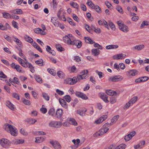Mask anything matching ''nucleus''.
<instances>
[{
	"mask_svg": "<svg viewBox=\"0 0 149 149\" xmlns=\"http://www.w3.org/2000/svg\"><path fill=\"white\" fill-rule=\"evenodd\" d=\"M5 130L6 131L10 133L11 134L14 136L17 135V129L9 124H6L5 125Z\"/></svg>",
	"mask_w": 149,
	"mask_h": 149,
	"instance_id": "1",
	"label": "nucleus"
},
{
	"mask_svg": "<svg viewBox=\"0 0 149 149\" xmlns=\"http://www.w3.org/2000/svg\"><path fill=\"white\" fill-rule=\"evenodd\" d=\"M0 144L3 148H7L10 146L11 142L8 139L3 138L0 140Z\"/></svg>",
	"mask_w": 149,
	"mask_h": 149,
	"instance_id": "2",
	"label": "nucleus"
},
{
	"mask_svg": "<svg viewBox=\"0 0 149 149\" xmlns=\"http://www.w3.org/2000/svg\"><path fill=\"white\" fill-rule=\"evenodd\" d=\"M137 100V97H134L130 100L125 105L123 109H125L128 108L130 107Z\"/></svg>",
	"mask_w": 149,
	"mask_h": 149,
	"instance_id": "3",
	"label": "nucleus"
},
{
	"mask_svg": "<svg viewBox=\"0 0 149 149\" xmlns=\"http://www.w3.org/2000/svg\"><path fill=\"white\" fill-rule=\"evenodd\" d=\"M49 125L52 127L59 128L62 125V123L60 121H52L49 123Z\"/></svg>",
	"mask_w": 149,
	"mask_h": 149,
	"instance_id": "4",
	"label": "nucleus"
},
{
	"mask_svg": "<svg viewBox=\"0 0 149 149\" xmlns=\"http://www.w3.org/2000/svg\"><path fill=\"white\" fill-rule=\"evenodd\" d=\"M123 79V77L120 75H116L111 77L109 78L108 80L109 81L116 82L120 81Z\"/></svg>",
	"mask_w": 149,
	"mask_h": 149,
	"instance_id": "5",
	"label": "nucleus"
},
{
	"mask_svg": "<svg viewBox=\"0 0 149 149\" xmlns=\"http://www.w3.org/2000/svg\"><path fill=\"white\" fill-rule=\"evenodd\" d=\"M73 37L71 34H69L68 36H65L63 38L64 42L70 45Z\"/></svg>",
	"mask_w": 149,
	"mask_h": 149,
	"instance_id": "6",
	"label": "nucleus"
},
{
	"mask_svg": "<svg viewBox=\"0 0 149 149\" xmlns=\"http://www.w3.org/2000/svg\"><path fill=\"white\" fill-rule=\"evenodd\" d=\"M76 77H74L72 79L69 78L66 80V83L70 85H73L77 81Z\"/></svg>",
	"mask_w": 149,
	"mask_h": 149,
	"instance_id": "7",
	"label": "nucleus"
},
{
	"mask_svg": "<svg viewBox=\"0 0 149 149\" xmlns=\"http://www.w3.org/2000/svg\"><path fill=\"white\" fill-rule=\"evenodd\" d=\"M126 56V55L121 53L114 55L113 56V58L116 60L123 59Z\"/></svg>",
	"mask_w": 149,
	"mask_h": 149,
	"instance_id": "8",
	"label": "nucleus"
},
{
	"mask_svg": "<svg viewBox=\"0 0 149 149\" xmlns=\"http://www.w3.org/2000/svg\"><path fill=\"white\" fill-rule=\"evenodd\" d=\"M107 117V115H104L100 117L97 120H95V121L94 123L95 124H97L101 123L103 121L106 120Z\"/></svg>",
	"mask_w": 149,
	"mask_h": 149,
	"instance_id": "9",
	"label": "nucleus"
},
{
	"mask_svg": "<svg viewBox=\"0 0 149 149\" xmlns=\"http://www.w3.org/2000/svg\"><path fill=\"white\" fill-rule=\"evenodd\" d=\"M50 143L55 149H61V146L58 142L51 141Z\"/></svg>",
	"mask_w": 149,
	"mask_h": 149,
	"instance_id": "10",
	"label": "nucleus"
},
{
	"mask_svg": "<svg viewBox=\"0 0 149 149\" xmlns=\"http://www.w3.org/2000/svg\"><path fill=\"white\" fill-rule=\"evenodd\" d=\"M24 142V140L23 139H14L12 140V143L15 145L21 144Z\"/></svg>",
	"mask_w": 149,
	"mask_h": 149,
	"instance_id": "11",
	"label": "nucleus"
},
{
	"mask_svg": "<svg viewBox=\"0 0 149 149\" xmlns=\"http://www.w3.org/2000/svg\"><path fill=\"white\" fill-rule=\"evenodd\" d=\"M10 13H11L17 15L22 14L23 13V11L20 9H16L11 10L10 11Z\"/></svg>",
	"mask_w": 149,
	"mask_h": 149,
	"instance_id": "12",
	"label": "nucleus"
},
{
	"mask_svg": "<svg viewBox=\"0 0 149 149\" xmlns=\"http://www.w3.org/2000/svg\"><path fill=\"white\" fill-rule=\"evenodd\" d=\"M119 28L120 30L125 32H127L129 31L128 27L124 24L120 26Z\"/></svg>",
	"mask_w": 149,
	"mask_h": 149,
	"instance_id": "13",
	"label": "nucleus"
},
{
	"mask_svg": "<svg viewBox=\"0 0 149 149\" xmlns=\"http://www.w3.org/2000/svg\"><path fill=\"white\" fill-rule=\"evenodd\" d=\"M34 30L36 33L38 34H40L42 35H44L46 34L45 32H44L41 29L39 28H36Z\"/></svg>",
	"mask_w": 149,
	"mask_h": 149,
	"instance_id": "14",
	"label": "nucleus"
},
{
	"mask_svg": "<svg viewBox=\"0 0 149 149\" xmlns=\"http://www.w3.org/2000/svg\"><path fill=\"white\" fill-rule=\"evenodd\" d=\"M100 97L102 99L103 101L106 103H108L109 102L107 100V96L104 93H101L100 94Z\"/></svg>",
	"mask_w": 149,
	"mask_h": 149,
	"instance_id": "15",
	"label": "nucleus"
},
{
	"mask_svg": "<svg viewBox=\"0 0 149 149\" xmlns=\"http://www.w3.org/2000/svg\"><path fill=\"white\" fill-rule=\"evenodd\" d=\"M13 39V41L16 42L17 44L19 47H21L22 46V43L21 41L16 37L13 36L12 37Z\"/></svg>",
	"mask_w": 149,
	"mask_h": 149,
	"instance_id": "16",
	"label": "nucleus"
},
{
	"mask_svg": "<svg viewBox=\"0 0 149 149\" xmlns=\"http://www.w3.org/2000/svg\"><path fill=\"white\" fill-rule=\"evenodd\" d=\"M51 21L56 26L58 27L60 26V25H61V24H60L58 21L56 20V18L52 17Z\"/></svg>",
	"mask_w": 149,
	"mask_h": 149,
	"instance_id": "17",
	"label": "nucleus"
},
{
	"mask_svg": "<svg viewBox=\"0 0 149 149\" xmlns=\"http://www.w3.org/2000/svg\"><path fill=\"white\" fill-rule=\"evenodd\" d=\"M6 105L11 110H14L15 108L14 105L9 101L6 102Z\"/></svg>",
	"mask_w": 149,
	"mask_h": 149,
	"instance_id": "18",
	"label": "nucleus"
},
{
	"mask_svg": "<svg viewBox=\"0 0 149 149\" xmlns=\"http://www.w3.org/2000/svg\"><path fill=\"white\" fill-rule=\"evenodd\" d=\"M138 71L136 70H131L128 72V73L130 75L132 76L136 75L138 73Z\"/></svg>",
	"mask_w": 149,
	"mask_h": 149,
	"instance_id": "19",
	"label": "nucleus"
},
{
	"mask_svg": "<svg viewBox=\"0 0 149 149\" xmlns=\"http://www.w3.org/2000/svg\"><path fill=\"white\" fill-rule=\"evenodd\" d=\"M100 51L99 49H93L91 50L92 54L95 56L98 55L100 54Z\"/></svg>",
	"mask_w": 149,
	"mask_h": 149,
	"instance_id": "20",
	"label": "nucleus"
},
{
	"mask_svg": "<svg viewBox=\"0 0 149 149\" xmlns=\"http://www.w3.org/2000/svg\"><path fill=\"white\" fill-rule=\"evenodd\" d=\"M86 111V109L85 108L83 109H82L77 110V113L81 116L85 115V113Z\"/></svg>",
	"mask_w": 149,
	"mask_h": 149,
	"instance_id": "21",
	"label": "nucleus"
},
{
	"mask_svg": "<svg viewBox=\"0 0 149 149\" xmlns=\"http://www.w3.org/2000/svg\"><path fill=\"white\" fill-rule=\"evenodd\" d=\"M144 47V45H139L135 46L133 49L134 50H136L140 51L143 49Z\"/></svg>",
	"mask_w": 149,
	"mask_h": 149,
	"instance_id": "22",
	"label": "nucleus"
},
{
	"mask_svg": "<svg viewBox=\"0 0 149 149\" xmlns=\"http://www.w3.org/2000/svg\"><path fill=\"white\" fill-rule=\"evenodd\" d=\"M63 114V110L61 109H58L57 110L55 115L57 118H60Z\"/></svg>",
	"mask_w": 149,
	"mask_h": 149,
	"instance_id": "23",
	"label": "nucleus"
},
{
	"mask_svg": "<svg viewBox=\"0 0 149 149\" xmlns=\"http://www.w3.org/2000/svg\"><path fill=\"white\" fill-rule=\"evenodd\" d=\"M45 137L44 136H40L37 137L36 138L35 142L38 143L42 142L44 140Z\"/></svg>",
	"mask_w": 149,
	"mask_h": 149,
	"instance_id": "24",
	"label": "nucleus"
},
{
	"mask_svg": "<svg viewBox=\"0 0 149 149\" xmlns=\"http://www.w3.org/2000/svg\"><path fill=\"white\" fill-rule=\"evenodd\" d=\"M118 47V45H111L106 46L105 48L107 49H111L117 48Z\"/></svg>",
	"mask_w": 149,
	"mask_h": 149,
	"instance_id": "25",
	"label": "nucleus"
},
{
	"mask_svg": "<svg viewBox=\"0 0 149 149\" xmlns=\"http://www.w3.org/2000/svg\"><path fill=\"white\" fill-rule=\"evenodd\" d=\"M85 42L88 43L93 44L95 43L94 41L89 37H86L84 38Z\"/></svg>",
	"mask_w": 149,
	"mask_h": 149,
	"instance_id": "26",
	"label": "nucleus"
},
{
	"mask_svg": "<svg viewBox=\"0 0 149 149\" xmlns=\"http://www.w3.org/2000/svg\"><path fill=\"white\" fill-rule=\"evenodd\" d=\"M119 117V116L118 115L114 116L112 119L111 120V123L110 124L111 125L115 123L118 119Z\"/></svg>",
	"mask_w": 149,
	"mask_h": 149,
	"instance_id": "27",
	"label": "nucleus"
},
{
	"mask_svg": "<svg viewBox=\"0 0 149 149\" xmlns=\"http://www.w3.org/2000/svg\"><path fill=\"white\" fill-rule=\"evenodd\" d=\"M106 93L108 95L110 96H113L116 93L115 91L111 90H106Z\"/></svg>",
	"mask_w": 149,
	"mask_h": 149,
	"instance_id": "28",
	"label": "nucleus"
},
{
	"mask_svg": "<svg viewBox=\"0 0 149 149\" xmlns=\"http://www.w3.org/2000/svg\"><path fill=\"white\" fill-rule=\"evenodd\" d=\"M69 123L74 125H77V123L75 119L73 118H70L69 119Z\"/></svg>",
	"mask_w": 149,
	"mask_h": 149,
	"instance_id": "29",
	"label": "nucleus"
},
{
	"mask_svg": "<svg viewBox=\"0 0 149 149\" xmlns=\"http://www.w3.org/2000/svg\"><path fill=\"white\" fill-rule=\"evenodd\" d=\"M24 38L26 41L30 43H31L33 41V39L31 37L26 35L24 36Z\"/></svg>",
	"mask_w": 149,
	"mask_h": 149,
	"instance_id": "30",
	"label": "nucleus"
},
{
	"mask_svg": "<svg viewBox=\"0 0 149 149\" xmlns=\"http://www.w3.org/2000/svg\"><path fill=\"white\" fill-rule=\"evenodd\" d=\"M25 61H23L22 62V63H21V65L23 67L25 68L28 67V65L30 63H29L26 59H25Z\"/></svg>",
	"mask_w": 149,
	"mask_h": 149,
	"instance_id": "31",
	"label": "nucleus"
},
{
	"mask_svg": "<svg viewBox=\"0 0 149 149\" xmlns=\"http://www.w3.org/2000/svg\"><path fill=\"white\" fill-rule=\"evenodd\" d=\"M56 48L57 49L59 52H61L64 50V48L59 44L56 45Z\"/></svg>",
	"mask_w": 149,
	"mask_h": 149,
	"instance_id": "32",
	"label": "nucleus"
},
{
	"mask_svg": "<svg viewBox=\"0 0 149 149\" xmlns=\"http://www.w3.org/2000/svg\"><path fill=\"white\" fill-rule=\"evenodd\" d=\"M48 113L52 116L55 115V109L54 108L50 109L48 111Z\"/></svg>",
	"mask_w": 149,
	"mask_h": 149,
	"instance_id": "33",
	"label": "nucleus"
},
{
	"mask_svg": "<svg viewBox=\"0 0 149 149\" xmlns=\"http://www.w3.org/2000/svg\"><path fill=\"white\" fill-rule=\"evenodd\" d=\"M35 63L37 64L40 66H42L44 65L43 61L42 59L36 61Z\"/></svg>",
	"mask_w": 149,
	"mask_h": 149,
	"instance_id": "34",
	"label": "nucleus"
},
{
	"mask_svg": "<svg viewBox=\"0 0 149 149\" xmlns=\"http://www.w3.org/2000/svg\"><path fill=\"white\" fill-rule=\"evenodd\" d=\"M111 124H109L108 123H106L103 126V128L102 129L104 130V132L105 133H106L109 130V129L107 127H106V126H109L110 125H111Z\"/></svg>",
	"mask_w": 149,
	"mask_h": 149,
	"instance_id": "35",
	"label": "nucleus"
},
{
	"mask_svg": "<svg viewBox=\"0 0 149 149\" xmlns=\"http://www.w3.org/2000/svg\"><path fill=\"white\" fill-rule=\"evenodd\" d=\"M2 14L4 17L7 19H10L11 15L10 14L6 12L3 13Z\"/></svg>",
	"mask_w": 149,
	"mask_h": 149,
	"instance_id": "36",
	"label": "nucleus"
},
{
	"mask_svg": "<svg viewBox=\"0 0 149 149\" xmlns=\"http://www.w3.org/2000/svg\"><path fill=\"white\" fill-rule=\"evenodd\" d=\"M35 78L36 81L38 82L41 83H42V80L41 78L38 75H36L35 76Z\"/></svg>",
	"mask_w": 149,
	"mask_h": 149,
	"instance_id": "37",
	"label": "nucleus"
},
{
	"mask_svg": "<svg viewBox=\"0 0 149 149\" xmlns=\"http://www.w3.org/2000/svg\"><path fill=\"white\" fill-rule=\"evenodd\" d=\"M26 121L27 123H30L34 124L37 121V120L35 119L31 118L27 119L26 120Z\"/></svg>",
	"mask_w": 149,
	"mask_h": 149,
	"instance_id": "38",
	"label": "nucleus"
},
{
	"mask_svg": "<svg viewBox=\"0 0 149 149\" xmlns=\"http://www.w3.org/2000/svg\"><path fill=\"white\" fill-rule=\"evenodd\" d=\"M58 76L60 78H62L64 76V74L61 71H58L57 73Z\"/></svg>",
	"mask_w": 149,
	"mask_h": 149,
	"instance_id": "39",
	"label": "nucleus"
},
{
	"mask_svg": "<svg viewBox=\"0 0 149 149\" xmlns=\"http://www.w3.org/2000/svg\"><path fill=\"white\" fill-rule=\"evenodd\" d=\"M93 9H95L98 13H100L101 12V8L97 5L95 6Z\"/></svg>",
	"mask_w": 149,
	"mask_h": 149,
	"instance_id": "40",
	"label": "nucleus"
},
{
	"mask_svg": "<svg viewBox=\"0 0 149 149\" xmlns=\"http://www.w3.org/2000/svg\"><path fill=\"white\" fill-rule=\"evenodd\" d=\"M109 25L112 30H114L116 28L115 25L112 22L109 21Z\"/></svg>",
	"mask_w": 149,
	"mask_h": 149,
	"instance_id": "41",
	"label": "nucleus"
},
{
	"mask_svg": "<svg viewBox=\"0 0 149 149\" xmlns=\"http://www.w3.org/2000/svg\"><path fill=\"white\" fill-rule=\"evenodd\" d=\"M42 95L44 98L46 100L48 101L49 99V97L48 95L45 93H43Z\"/></svg>",
	"mask_w": 149,
	"mask_h": 149,
	"instance_id": "42",
	"label": "nucleus"
},
{
	"mask_svg": "<svg viewBox=\"0 0 149 149\" xmlns=\"http://www.w3.org/2000/svg\"><path fill=\"white\" fill-rule=\"evenodd\" d=\"M86 4L88 5L91 7V8H93L95 6L91 1H88L86 3Z\"/></svg>",
	"mask_w": 149,
	"mask_h": 149,
	"instance_id": "43",
	"label": "nucleus"
},
{
	"mask_svg": "<svg viewBox=\"0 0 149 149\" xmlns=\"http://www.w3.org/2000/svg\"><path fill=\"white\" fill-rule=\"evenodd\" d=\"M12 96L13 97L16 98L17 100H19V96L18 94L15 93H12Z\"/></svg>",
	"mask_w": 149,
	"mask_h": 149,
	"instance_id": "44",
	"label": "nucleus"
},
{
	"mask_svg": "<svg viewBox=\"0 0 149 149\" xmlns=\"http://www.w3.org/2000/svg\"><path fill=\"white\" fill-rule=\"evenodd\" d=\"M20 133L22 135L26 136L28 135V133L23 129H21L20 130Z\"/></svg>",
	"mask_w": 149,
	"mask_h": 149,
	"instance_id": "45",
	"label": "nucleus"
},
{
	"mask_svg": "<svg viewBox=\"0 0 149 149\" xmlns=\"http://www.w3.org/2000/svg\"><path fill=\"white\" fill-rule=\"evenodd\" d=\"M78 40H74L73 38L72 39V40L71 42V44H70V45H75L76 46H77V44L78 42Z\"/></svg>",
	"mask_w": 149,
	"mask_h": 149,
	"instance_id": "46",
	"label": "nucleus"
},
{
	"mask_svg": "<svg viewBox=\"0 0 149 149\" xmlns=\"http://www.w3.org/2000/svg\"><path fill=\"white\" fill-rule=\"evenodd\" d=\"M28 67L30 68V70L32 72L34 73L35 72L34 68L31 63H30Z\"/></svg>",
	"mask_w": 149,
	"mask_h": 149,
	"instance_id": "47",
	"label": "nucleus"
},
{
	"mask_svg": "<svg viewBox=\"0 0 149 149\" xmlns=\"http://www.w3.org/2000/svg\"><path fill=\"white\" fill-rule=\"evenodd\" d=\"M64 98H65L66 101L68 102H70L71 100L70 97L69 95H66L64 96Z\"/></svg>",
	"mask_w": 149,
	"mask_h": 149,
	"instance_id": "48",
	"label": "nucleus"
},
{
	"mask_svg": "<svg viewBox=\"0 0 149 149\" xmlns=\"http://www.w3.org/2000/svg\"><path fill=\"white\" fill-rule=\"evenodd\" d=\"M22 102L24 104L26 105H29L31 104L29 100L25 99H23Z\"/></svg>",
	"mask_w": 149,
	"mask_h": 149,
	"instance_id": "49",
	"label": "nucleus"
},
{
	"mask_svg": "<svg viewBox=\"0 0 149 149\" xmlns=\"http://www.w3.org/2000/svg\"><path fill=\"white\" fill-rule=\"evenodd\" d=\"M47 71L48 72L52 75H54L55 74V73L54 72V69L48 68Z\"/></svg>",
	"mask_w": 149,
	"mask_h": 149,
	"instance_id": "50",
	"label": "nucleus"
},
{
	"mask_svg": "<svg viewBox=\"0 0 149 149\" xmlns=\"http://www.w3.org/2000/svg\"><path fill=\"white\" fill-rule=\"evenodd\" d=\"M13 83L18 85L20 84L19 82V79L16 77H14L13 79Z\"/></svg>",
	"mask_w": 149,
	"mask_h": 149,
	"instance_id": "51",
	"label": "nucleus"
},
{
	"mask_svg": "<svg viewBox=\"0 0 149 149\" xmlns=\"http://www.w3.org/2000/svg\"><path fill=\"white\" fill-rule=\"evenodd\" d=\"M15 69H16L17 72H20L22 71V68L19 65H16V66Z\"/></svg>",
	"mask_w": 149,
	"mask_h": 149,
	"instance_id": "52",
	"label": "nucleus"
},
{
	"mask_svg": "<svg viewBox=\"0 0 149 149\" xmlns=\"http://www.w3.org/2000/svg\"><path fill=\"white\" fill-rule=\"evenodd\" d=\"M17 49L19 52V56L23 58L24 57V55L22 53V50L21 49L18 48L17 47Z\"/></svg>",
	"mask_w": 149,
	"mask_h": 149,
	"instance_id": "53",
	"label": "nucleus"
},
{
	"mask_svg": "<svg viewBox=\"0 0 149 149\" xmlns=\"http://www.w3.org/2000/svg\"><path fill=\"white\" fill-rule=\"evenodd\" d=\"M130 135H129L128 134L127 135L125 136L124 139L125 140V141H129L132 138V136H130Z\"/></svg>",
	"mask_w": 149,
	"mask_h": 149,
	"instance_id": "54",
	"label": "nucleus"
},
{
	"mask_svg": "<svg viewBox=\"0 0 149 149\" xmlns=\"http://www.w3.org/2000/svg\"><path fill=\"white\" fill-rule=\"evenodd\" d=\"M145 144V141H140L139 144L140 146V148H142Z\"/></svg>",
	"mask_w": 149,
	"mask_h": 149,
	"instance_id": "55",
	"label": "nucleus"
},
{
	"mask_svg": "<svg viewBox=\"0 0 149 149\" xmlns=\"http://www.w3.org/2000/svg\"><path fill=\"white\" fill-rule=\"evenodd\" d=\"M7 77V76L3 73V72L1 71L0 73V79H1V78L5 79Z\"/></svg>",
	"mask_w": 149,
	"mask_h": 149,
	"instance_id": "56",
	"label": "nucleus"
},
{
	"mask_svg": "<svg viewBox=\"0 0 149 149\" xmlns=\"http://www.w3.org/2000/svg\"><path fill=\"white\" fill-rule=\"evenodd\" d=\"M70 5L73 7L75 8H78V5L76 3H75L74 2H72L70 3Z\"/></svg>",
	"mask_w": 149,
	"mask_h": 149,
	"instance_id": "57",
	"label": "nucleus"
},
{
	"mask_svg": "<svg viewBox=\"0 0 149 149\" xmlns=\"http://www.w3.org/2000/svg\"><path fill=\"white\" fill-rule=\"evenodd\" d=\"M4 37L8 41L10 42L12 41L11 38L7 35L4 36Z\"/></svg>",
	"mask_w": 149,
	"mask_h": 149,
	"instance_id": "58",
	"label": "nucleus"
},
{
	"mask_svg": "<svg viewBox=\"0 0 149 149\" xmlns=\"http://www.w3.org/2000/svg\"><path fill=\"white\" fill-rule=\"evenodd\" d=\"M148 22L146 21H143L141 24V28L145 26L148 25Z\"/></svg>",
	"mask_w": 149,
	"mask_h": 149,
	"instance_id": "59",
	"label": "nucleus"
},
{
	"mask_svg": "<svg viewBox=\"0 0 149 149\" xmlns=\"http://www.w3.org/2000/svg\"><path fill=\"white\" fill-rule=\"evenodd\" d=\"M12 23L13 26L15 28H17V29H18L19 27L17 25V23L14 20H13V21Z\"/></svg>",
	"mask_w": 149,
	"mask_h": 149,
	"instance_id": "60",
	"label": "nucleus"
},
{
	"mask_svg": "<svg viewBox=\"0 0 149 149\" xmlns=\"http://www.w3.org/2000/svg\"><path fill=\"white\" fill-rule=\"evenodd\" d=\"M56 92L59 95H62L64 94V92L58 89H57Z\"/></svg>",
	"mask_w": 149,
	"mask_h": 149,
	"instance_id": "61",
	"label": "nucleus"
},
{
	"mask_svg": "<svg viewBox=\"0 0 149 149\" xmlns=\"http://www.w3.org/2000/svg\"><path fill=\"white\" fill-rule=\"evenodd\" d=\"M116 102V99L113 97H111L110 98V102L111 104H113L115 103Z\"/></svg>",
	"mask_w": 149,
	"mask_h": 149,
	"instance_id": "62",
	"label": "nucleus"
},
{
	"mask_svg": "<svg viewBox=\"0 0 149 149\" xmlns=\"http://www.w3.org/2000/svg\"><path fill=\"white\" fill-rule=\"evenodd\" d=\"M88 73V71L87 70H83L81 72L80 75H84Z\"/></svg>",
	"mask_w": 149,
	"mask_h": 149,
	"instance_id": "63",
	"label": "nucleus"
},
{
	"mask_svg": "<svg viewBox=\"0 0 149 149\" xmlns=\"http://www.w3.org/2000/svg\"><path fill=\"white\" fill-rule=\"evenodd\" d=\"M40 111L43 113H45L47 111V110L45 108H42L40 109Z\"/></svg>",
	"mask_w": 149,
	"mask_h": 149,
	"instance_id": "64",
	"label": "nucleus"
}]
</instances>
